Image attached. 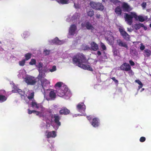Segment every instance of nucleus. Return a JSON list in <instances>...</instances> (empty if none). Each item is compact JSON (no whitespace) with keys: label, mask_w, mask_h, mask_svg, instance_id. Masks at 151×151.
<instances>
[{"label":"nucleus","mask_w":151,"mask_h":151,"mask_svg":"<svg viewBox=\"0 0 151 151\" xmlns=\"http://www.w3.org/2000/svg\"><path fill=\"white\" fill-rule=\"evenodd\" d=\"M73 62L77 65L85 70L92 71V68L88 65H86L87 62L85 56L82 53H79L74 57Z\"/></svg>","instance_id":"1"},{"label":"nucleus","mask_w":151,"mask_h":151,"mask_svg":"<svg viewBox=\"0 0 151 151\" xmlns=\"http://www.w3.org/2000/svg\"><path fill=\"white\" fill-rule=\"evenodd\" d=\"M134 18L136 20H139L141 22H143L147 19L146 17H143L141 16H137L135 12H131L129 14H124V18L126 23L131 25L133 23V19Z\"/></svg>","instance_id":"2"},{"label":"nucleus","mask_w":151,"mask_h":151,"mask_svg":"<svg viewBox=\"0 0 151 151\" xmlns=\"http://www.w3.org/2000/svg\"><path fill=\"white\" fill-rule=\"evenodd\" d=\"M28 90V89H26L24 92H23L21 89L15 87H14V89L12 90V91L14 93H18L21 95V98L25 100L27 103L28 104L29 101H28V99L29 100L33 98L34 92L32 91H29Z\"/></svg>","instance_id":"3"},{"label":"nucleus","mask_w":151,"mask_h":151,"mask_svg":"<svg viewBox=\"0 0 151 151\" xmlns=\"http://www.w3.org/2000/svg\"><path fill=\"white\" fill-rule=\"evenodd\" d=\"M56 87L59 88L61 87L60 89L57 91V94L60 97H62L65 95H66L69 93L68 91V88L66 86L63 85L62 82H58L55 85Z\"/></svg>","instance_id":"4"},{"label":"nucleus","mask_w":151,"mask_h":151,"mask_svg":"<svg viewBox=\"0 0 151 151\" xmlns=\"http://www.w3.org/2000/svg\"><path fill=\"white\" fill-rule=\"evenodd\" d=\"M31 105L33 109H37L40 108L41 110L39 112L42 113V116H44L45 109L41 104L38 103L35 100H33L31 103Z\"/></svg>","instance_id":"5"},{"label":"nucleus","mask_w":151,"mask_h":151,"mask_svg":"<svg viewBox=\"0 0 151 151\" xmlns=\"http://www.w3.org/2000/svg\"><path fill=\"white\" fill-rule=\"evenodd\" d=\"M90 6L93 9L102 11L104 9V6L100 3H96L93 2L90 3Z\"/></svg>","instance_id":"6"},{"label":"nucleus","mask_w":151,"mask_h":151,"mask_svg":"<svg viewBox=\"0 0 151 151\" xmlns=\"http://www.w3.org/2000/svg\"><path fill=\"white\" fill-rule=\"evenodd\" d=\"M25 81L28 84L32 85L34 84L36 82V79L34 77L29 76L25 78Z\"/></svg>","instance_id":"7"},{"label":"nucleus","mask_w":151,"mask_h":151,"mask_svg":"<svg viewBox=\"0 0 151 151\" xmlns=\"http://www.w3.org/2000/svg\"><path fill=\"white\" fill-rule=\"evenodd\" d=\"M77 29L76 26L73 24L70 26L69 29L68 36L73 35L76 33V31Z\"/></svg>","instance_id":"8"},{"label":"nucleus","mask_w":151,"mask_h":151,"mask_svg":"<svg viewBox=\"0 0 151 151\" xmlns=\"http://www.w3.org/2000/svg\"><path fill=\"white\" fill-rule=\"evenodd\" d=\"M108 32V35L105 37V39L108 41L110 44H112L114 42V38L113 36V34L110 32Z\"/></svg>","instance_id":"9"},{"label":"nucleus","mask_w":151,"mask_h":151,"mask_svg":"<svg viewBox=\"0 0 151 151\" xmlns=\"http://www.w3.org/2000/svg\"><path fill=\"white\" fill-rule=\"evenodd\" d=\"M77 110L80 112H83L86 109V106L83 103H79L77 106Z\"/></svg>","instance_id":"10"},{"label":"nucleus","mask_w":151,"mask_h":151,"mask_svg":"<svg viewBox=\"0 0 151 151\" xmlns=\"http://www.w3.org/2000/svg\"><path fill=\"white\" fill-rule=\"evenodd\" d=\"M120 68L122 70L128 71L131 69V67L128 64L125 63L121 65Z\"/></svg>","instance_id":"11"},{"label":"nucleus","mask_w":151,"mask_h":151,"mask_svg":"<svg viewBox=\"0 0 151 151\" xmlns=\"http://www.w3.org/2000/svg\"><path fill=\"white\" fill-rule=\"evenodd\" d=\"M47 71V69L46 68H43V70L39 71V73L38 77H37L38 79L40 80L42 79V78L45 77V73Z\"/></svg>","instance_id":"12"},{"label":"nucleus","mask_w":151,"mask_h":151,"mask_svg":"<svg viewBox=\"0 0 151 151\" xmlns=\"http://www.w3.org/2000/svg\"><path fill=\"white\" fill-rule=\"evenodd\" d=\"M45 135L47 138L50 137L55 138L56 137L57 134L55 131H53L50 132H48L46 131V132Z\"/></svg>","instance_id":"13"},{"label":"nucleus","mask_w":151,"mask_h":151,"mask_svg":"<svg viewBox=\"0 0 151 151\" xmlns=\"http://www.w3.org/2000/svg\"><path fill=\"white\" fill-rule=\"evenodd\" d=\"M40 80L42 86L44 89V87L48 86L50 84V82L48 80L44 78H43Z\"/></svg>","instance_id":"14"},{"label":"nucleus","mask_w":151,"mask_h":151,"mask_svg":"<svg viewBox=\"0 0 151 151\" xmlns=\"http://www.w3.org/2000/svg\"><path fill=\"white\" fill-rule=\"evenodd\" d=\"M117 43L118 45L120 47H124L127 49H128V47L126 43L125 42H123L120 39L117 40Z\"/></svg>","instance_id":"15"},{"label":"nucleus","mask_w":151,"mask_h":151,"mask_svg":"<svg viewBox=\"0 0 151 151\" xmlns=\"http://www.w3.org/2000/svg\"><path fill=\"white\" fill-rule=\"evenodd\" d=\"M56 94L54 91L52 90L50 91L49 93L50 98H46V99L47 101L53 100L55 98Z\"/></svg>","instance_id":"16"},{"label":"nucleus","mask_w":151,"mask_h":151,"mask_svg":"<svg viewBox=\"0 0 151 151\" xmlns=\"http://www.w3.org/2000/svg\"><path fill=\"white\" fill-rule=\"evenodd\" d=\"M82 26L83 28H84V27H86L87 29L89 30H92L94 29V27L89 22H86L85 24H82Z\"/></svg>","instance_id":"17"},{"label":"nucleus","mask_w":151,"mask_h":151,"mask_svg":"<svg viewBox=\"0 0 151 151\" xmlns=\"http://www.w3.org/2000/svg\"><path fill=\"white\" fill-rule=\"evenodd\" d=\"M51 44H56L58 45H61L64 42L63 41L59 40L57 37H56L54 39L51 40L50 41Z\"/></svg>","instance_id":"18"},{"label":"nucleus","mask_w":151,"mask_h":151,"mask_svg":"<svg viewBox=\"0 0 151 151\" xmlns=\"http://www.w3.org/2000/svg\"><path fill=\"white\" fill-rule=\"evenodd\" d=\"M28 114H31L32 113H34L36 115L40 117H42V113L39 112V111H36L35 110H30L29 109H28Z\"/></svg>","instance_id":"19"},{"label":"nucleus","mask_w":151,"mask_h":151,"mask_svg":"<svg viewBox=\"0 0 151 151\" xmlns=\"http://www.w3.org/2000/svg\"><path fill=\"white\" fill-rule=\"evenodd\" d=\"M54 118L55 119V122L56 124H57L58 126L55 127H54V128L55 130H57L58 129V127L60 125V123L59 121V117L58 116L56 115H55L54 116Z\"/></svg>","instance_id":"20"},{"label":"nucleus","mask_w":151,"mask_h":151,"mask_svg":"<svg viewBox=\"0 0 151 151\" xmlns=\"http://www.w3.org/2000/svg\"><path fill=\"white\" fill-rule=\"evenodd\" d=\"M122 7L123 9V10L124 12H128L131 10V9L130 8L129 6L126 3L123 4Z\"/></svg>","instance_id":"21"},{"label":"nucleus","mask_w":151,"mask_h":151,"mask_svg":"<svg viewBox=\"0 0 151 151\" xmlns=\"http://www.w3.org/2000/svg\"><path fill=\"white\" fill-rule=\"evenodd\" d=\"M91 125L94 127H96L99 125V120L96 118L93 119L91 122Z\"/></svg>","instance_id":"22"},{"label":"nucleus","mask_w":151,"mask_h":151,"mask_svg":"<svg viewBox=\"0 0 151 151\" xmlns=\"http://www.w3.org/2000/svg\"><path fill=\"white\" fill-rule=\"evenodd\" d=\"M91 48L94 51H96L99 49L98 45L94 42H92L91 43Z\"/></svg>","instance_id":"23"},{"label":"nucleus","mask_w":151,"mask_h":151,"mask_svg":"<svg viewBox=\"0 0 151 151\" xmlns=\"http://www.w3.org/2000/svg\"><path fill=\"white\" fill-rule=\"evenodd\" d=\"M70 111L65 108L62 109L60 111V113L61 114H67Z\"/></svg>","instance_id":"24"},{"label":"nucleus","mask_w":151,"mask_h":151,"mask_svg":"<svg viewBox=\"0 0 151 151\" xmlns=\"http://www.w3.org/2000/svg\"><path fill=\"white\" fill-rule=\"evenodd\" d=\"M26 72L25 70L24 69L21 70H19V74L18 75V76L19 78H23Z\"/></svg>","instance_id":"25"},{"label":"nucleus","mask_w":151,"mask_h":151,"mask_svg":"<svg viewBox=\"0 0 151 151\" xmlns=\"http://www.w3.org/2000/svg\"><path fill=\"white\" fill-rule=\"evenodd\" d=\"M144 55L145 57H149L151 55V51L148 49H146L144 51Z\"/></svg>","instance_id":"26"},{"label":"nucleus","mask_w":151,"mask_h":151,"mask_svg":"<svg viewBox=\"0 0 151 151\" xmlns=\"http://www.w3.org/2000/svg\"><path fill=\"white\" fill-rule=\"evenodd\" d=\"M115 12L118 15H121L122 13V10L121 8L119 6H118L115 9Z\"/></svg>","instance_id":"27"},{"label":"nucleus","mask_w":151,"mask_h":151,"mask_svg":"<svg viewBox=\"0 0 151 151\" xmlns=\"http://www.w3.org/2000/svg\"><path fill=\"white\" fill-rule=\"evenodd\" d=\"M144 25L142 24H135L134 27V28L136 29H139L141 27H143Z\"/></svg>","instance_id":"28"},{"label":"nucleus","mask_w":151,"mask_h":151,"mask_svg":"<svg viewBox=\"0 0 151 151\" xmlns=\"http://www.w3.org/2000/svg\"><path fill=\"white\" fill-rule=\"evenodd\" d=\"M59 3L61 4H67L68 3L69 0H56Z\"/></svg>","instance_id":"29"},{"label":"nucleus","mask_w":151,"mask_h":151,"mask_svg":"<svg viewBox=\"0 0 151 151\" xmlns=\"http://www.w3.org/2000/svg\"><path fill=\"white\" fill-rule=\"evenodd\" d=\"M6 99V97L5 96L0 94V102H2L5 101Z\"/></svg>","instance_id":"30"},{"label":"nucleus","mask_w":151,"mask_h":151,"mask_svg":"<svg viewBox=\"0 0 151 151\" xmlns=\"http://www.w3.org/2000/svg\"><path fill=\"white\" fill-rule=\"evenodd\" d=\"M37 67L38 68L39 71L43 70V68H46L45 67H43V64L41 63H39L38 65H37Z\"/></svg>","instance_id":"31"},{"label":"nucleus","mask_w":151,"mask_h":151,"mask_svg":"<svg viewBox=\"0 0 151 151\" xmlns=\"http://www.w3.org/2000/svg\"><path fill=\"white\" fill-rule=\"evenodd\" d=\"M119 29V30L122 36L126 32L123 28L120 27Z\"/></svg>","instance_id":"32"},{"label":"nucleus","mask_w":151,"mask_h":151,"mask_svg":"<svg viewBox=\"0 0 151 151\" xmlns=\"http://www.w3.org/2000/svg\"><path fill=\"white\" fill-rule=\"evenodd\" d=\"M29 33L27 32H24L22 35V37L24 38L27 37L29 36Z\"/></svg>","instance_id":"33"},{"label":"nucleus","mask_w":151,"mask_h":151,"mask_svg":"<svg viewBox=\"0 0 151 151\" xmlns=\"http://www.w3.org/2000/svg\"><path fill=\"white\" fill-rule=\"evenodd\" d=\"M122 36L124 39L127 40L129 38V35L126 32Z\"/></svg>","instance_id":"34"},{"label":"nucleus","mask_w":151,"mask_h":151,"mask_svg":"<svg viewBox=\"0 0 151 151\" xmlns=\"http://www.w3.org/2000/svg\"><path fill=\"white\" fill-rule=\"evenodd\" d=\"M88 16L90 17L92 16L94 14L93 11L92 10H90L89 11L87 12Z\"/></svg>","instance_id":"35"},{"label":"nucleus","mask_w":151,"mask_h":151,"mask_svg":"<svg viewBox=\"0 0 151 151\" xmlns=\"http://www.w3.org/2000/svg\"><path fill=\"white\" fill-rule=\"evenodd\" d=\"M113 52L114 55L115 56H118L119 55V51L116 49H114L113 50Z\"/></svg>","instance_id":"36"},{"label":"nucleus","mask_w":151,"mask_h":151,"mask_svg":"<svg viewBox=\"0 0 151 151\" xmlns=\"http://www.w3.org/2000/svg\"><path fill=\"white\" fill-rule=\"evenodd\" d=\"M31 54L28 53L25 55V60H27L31 58Z\"/></svg>","instance_id":"37"},{"label":"nucleus","mask_w":151,"mask_h":151,"mask_svg":"<svg viewBox=\"0 0 151 151\" xmlns=\"http://www.w3.org/2000/svg\"><path fill=\"white\" fill-rule=\"evenodd\" d=\"M50 52V50L45 49L44 50L43 54L45 55H47L49 54Z\"/></svg>","instance_id":"38"},{"label":"nucleus","mask_w":151,"mask_h":151,"mask_svg":"<svg viewBox=\"0 0 151 151\" xmlns=\"http://www.w3.org/2000/svg\"><path fill=\"white\" fill-rule=\"evenodd\" d=\"M25 60L24 59L21 61H20L19 62V64L21 66H23L24 65L25 62Z\"/></svg>","instance_id":"39"},{"label":"nucleus","mask_w":151,"mask_h":151,"mask_svg":"<svg viewBox=\"0 0 151 151\" xmlns=\"http://www.w3.org/2000/svg\"><path fill=\"white\" fill-rule=\"evenodd\" d=\"M56 70V67L55 65L53 66L52 68H50L49 69V70L50 72H52L55 71Z\"/></svg>","instance_id":"40"},{"label":"nucleus","mask_w":151,"mask_h":151,"mask_svg":"<svg viewBox=\"0 0 151 151\" xmlns=\"http://www.w3.org/2000/svg\"><path fill=\"white\" fill-rule=\"evenodd\" d=\"M36 63V60L35 59H32L31 60V61L29 62V64L31 65H35Z\"/></svg>","instance_id":"41"},{"label":"nucleus","mask_w":151,"mask_h":151,"mask_svg":"<svg viewBox=\"0 0 151 151\" xmlns=\"http://www.w3.org/2000/svg\"><path fill=\"white\" fill-rule=\"evenodd\" d=\"M101 46L103 50H105L106 49L105 45L102 42L101 43Z\"/></svg>","instance_id":"42"},{"label":"nucleus","mask_w":151,"mask_h":151,"mask_svg":"<svg viewBox=\"0 0 151 151\" xmlns=\"http://www.w3.org/2000/svg\"><path fill=\"white\" fill-rule=\"evenodd\" d=\"M140 141L141 142H144L145 140V138L144 137H141L140 139Z\"/></svg>","instance_id":"43"},{"label":"nucleus","mask_w":151,"mask_h":151,"mask_svg":"<svg viewBox=\"0 0 151 151\" xmlns=\"http://www.w3.org/2000/svg\"><path fill=\"white\" fill-rule=\"evenodd\" d=\"M145 48V46L143 45L141 43L140 44V49L141 50H143Z\"/></svg>","instance_id":"44"},{"label":"nucleus","mask_w":151,"mask_h":151,"mask_svg":"<svg viewBox=\"0 0 151 151\" xmlns=\"http://www.w3.org/2000/svg\"><path fill=\"white\" fill-rule=\"evenodd\" d=\"M135 82L138 83L140 85H143L142 82L139 80H136L135 81Z\"/></svg>","instance_id":"45"},{"label":"nucleus","mask_w":151,"mask_h":151,"mask_svg":"<svg viewBox=\"0 0 151 151\" xmlns=\"http://www.w3.org/2000/svg\"><path fill=\"white\" fill-rule=\"evenodd\" d=\"M129 63L132 66H133L134 64V62L132 60H130L129 61Z\"/></svg>","instance_id":"46"},{"label":"nucleus","mask_w":151,"mask_h":151,"mask_svg":"<svg viewBox=\"0 0 151 151\" xmlns=\"http://www.w3.org/2000/svg\"><path fill=\"white\" fill-rule=\"evenodd\" d=\"M142 6L144 8H145L146 6V3L145 2H143L142 4Z\"/></svg>","instance_id":"47"},{"label":"nucleus","mask_w":151,"mask_h":151,"mask_svg":"<svg viewBox=\"0 0 151 151\" xmlns=\"http://www.w3.org/2000/svg\"><path fill=\"white\" fill-rule=\"evenodd\" d=\"M111 78L113 81H115V82L117 83L118 82V81L115 78V77H113Z\"/></svg>","instance_id":"48"},{"label":"nucleus","mask_w":151,"mask_h":151,"mask_svg":"<svg viewBox=\"0 0 151 151\" xmlns=\"http://www.w3.org/2000/svg\"><path fill=\"white\" fill-rule=\"evenodd\" d=\"M129 74H131V75H133V72L132 70L131 69L129 71Z\"/></svg>","instance_id":"49"},{"label":"nucleus","mask_w":151,"mask_h":151,"mask_svg":"<svg viewBox=\"0 0 151 151\" xmlns=\"http://www.w3.org/2000/svg\"><path fill=\"white\" fill-rule=\"evenodd\" d=\"M50 124H47L45 126V128L47 129L48 127H50Z\"/></svg>","instance_id":"50"},{"label":"nucleus","mask_w":151,"mask_h":151,"mask_svg":"<svg viewBox=\"0 0 151 151\" xmlns=\"http://www.w3.org/2000/svg\"><path fill=\"white\" fill-rule=\"evenodd\" d=\"M96 17L97 18L99 19L100 17V15L99 14H97L96 15Z\"/></svg>","instance_id":"51"},{"label":"nucleus","mask_w":151,"mask_h":151,"mask_svg":"<svg viewBox=\"0 0 151 151\" xmlns=\"http://www.w3.org/2000/svg\"><path fill=\"white\" fill-rule=\"evenodd\" d=\"M127 30L128 32H131L132 31V29L131 28H127Z\"/></svg>","instance_id":"52"},{"label":"nucleus","mask_w":151,"mask_h":151,"mask_svg":"<svg viewBox=\"0 0 151 151\" xmlns=\"http://www.w3.org/2000/svg\"><path fill=\"white\" fill-rule=\"evenodd\" d=\"M97 54L98 55H101V53L100 51H98L97 52Z\"/></svg>","instance_id":"53"},{"label":"nucleus","mask_w":151,"mask_h":151,"mask_svg":"<svg viewBox=\"0 0 151 151\" xmlns=\"http://www.w3.org/2000/svg\"><path fill=\"white\" fill-rule=\"evenodd\" d=\"M142 86H143V85H140L138 87V90H139V89H140V88H141L142 87Z\"/></svg>","instance_id":"54"},{"label":"nucleus","mask_w":151,"mask_h":151,"mask_svg":"<svg viewBox=\"0 0 151 151\" xmlns=\"http://www.w3.org/2000/svg\"><path fill=\"white\" fill-rule=\"evenodd\" d=\"M143 27H144V29L145 30H146V29H147V27H145L144 26Z\"/></svg>","instance_id":"55"},{"label":"nucleus","mask_w":151,"mask_h":151,"mask_svg":"<svg viewBox=\"0 0 151 151\" xmlns=\"http://www.w3.org/2000/svg\"><path fill=\"white\" fill-rule=\"evenodd\" d=\"M45 92L44 93V98H45V96H46V94H45Z\"/></svg>","instance_id":"56"},{"label":"nucleus","mask_w":151,"mask_h":151,"mask_svg":"<svg viewBox=\"0 0 151 151\" xmlns=\"http://www.w3.org/2000/svg\"><path fill=\"white\" fill-rule=\"evenodd\" d=\"M144 90V88H143L142 89V90L141 91V92H142V91H143Z\"/></svg>","instance_id":"57"},{"label":"nucleus","mask_w":151,"mask_h":151,"mask_svg":"<svg viewBox=\"0 0 151 151\" xmlns=\"http://www.w3.org/2000/svg\"><path fill=\"white\" fill-rule=\"evenodd\" d=\"M74 5L75 6V7H76V8H78V6H75V4H74Z\"/></svg>","instance_id":"58"},{"label":"nucleus","mask_w":151,"mask_h":151,"mask_svg":"<svg viewBox=\"0 0 151 151\" xmlns=\"http://www.w3.org/2000/svg\"><path fill=\"white\" fill-rule=\"evenodd\" d=\"M87 119H88V120L90 119V118H89V117L88 116H87Z\"/></svg>","instance_id":"59"},{"label":"nucleus","mask_w":151,"mask_h":151,"mask_svg":"<svg viewBox=\"0 0 151 151\" xmlns=\"http://www.w3.org/2000/svg\"><path fill=\"white\" fill-rule=\"evenodd\" d=\"M81 114H78V115L79 116H81Z\"/></svg>","instance_id":"60"},{"label":"nucleus","mask_w":151,"mask_h":151,"mask_svg":"<svg viewBox=\"0 0 151 151\" xmlns=\"http://www.w3.org/2000/svg\"><path fill=\"white\" fill-rule=\"evenodd\" d=\"M75 15H76H76H78V14H76Z\"/></svg>","instance_id":"61"},{"label":"nucleus","mask_w":151,"mask_h":151,"mask_svg":"<svg viewBox=\"0 0 151 151\" xmlns=\"http://www.w3.org/2000/svg\"><path fill=\"white\" fill-rule=\"evenodd\" d=\"M50 91V90H48V89H47V91Z\"/></svg>","instance_id":"62"},{"label":"nucleus","mask_w":151,"mask_h":151,"mask_svg":"<svg viewBox=\"0 0 151 151\" xmlns=\"http://www.w3.org/2000/svg\"><path fill=\"white\" fill-rule=\"evenodd\" d=\"M102 1H103L104 2V0H102Z\"/></svg>","instance_id":"63"},{"label":"nucleus","mask_w":151,"mask_h":151,"mask_svg":"<svg viewBox=\"0 0 151 151\" xmlns=\"http://www.w3.org/2000/svg\"><path fill=\"white\" fill-rule=\"evenodd\" d=\"M98 7H100V6H98Z\"/></svg>","instance_id":"64"}]
</instances>
